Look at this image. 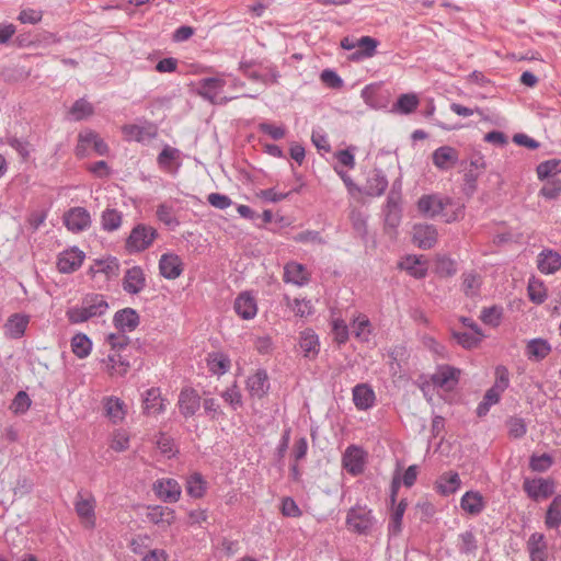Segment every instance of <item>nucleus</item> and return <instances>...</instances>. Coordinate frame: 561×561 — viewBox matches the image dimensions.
Listing matches in <instances>:
<instances>
[{"mask_svg":"<svg viewBox=\"0 0 561 561\" xmlns=\"http://www.w3.org/2000/svg\"><path fill=\"white\" fill-rule=\"evenodd\" d=\"M436 268L440 276L450 277L457 273V263L450 257L443 256L438 259Z\"/></svg>","mask_w":561,"mask_h":561,"instance_id":"nucleus-62","label":"nucleus"},{"mask_svg":"<svg viewBox=\"0 0 561 561\" xmlns=\"http://www.w3.org/2000/svg\"><path fill=\"white\" fill-rule=\"evenodd\" d=\"M460 543L458 550L461 554H474L478 550V541L472 530L459 534Z\"/></svg>","mask_w":561,"mask_h":561,"instance_id":"nucleus-51","label":"nucleus"},{"mask_svg":"<svg viewBox=\"0 0 561 561\" xmlns=\"http://www.w3.org/2000/svg\"><path fill=\"white\" fill-rule=\"evenodd\" d=\"M552 462V457L548 454L533 455L529 459V468L535 472H546Z\"/></svg>","mask_w":561,"mask_h":561,"instance_id":"nucleus-60","label":"nucleus"},{"mask_svg":"<svg viewBox=\"0 0 561 561\" xmlns=\"http://www.w3.org/2000/svg\"><path fill=\"white\" fill-rule=\"evenodd\" d=\"M500 399L501 396L488 389L485 394L483 396L482 401L477 407V415L479 417L485 416L489 413L490 408L493 404H496L500 401Z\"/></svg>","mask_w":561,"mask_h":561,"instance_id":"nucleus-59","label":"nucleus"},{"mask_svg":"<svg viewBox=\"0 0 561 561\" xmlns=\"http://www.w3.org/2000/svg\"><path fill=\"white\" fill-rule=\"evenodd\" d=\"M84 259L82 251L77 248L66 250L58 256L57 267L60 273L69 274L78 270Z\"/></svg>","mask_w":561,"mask_h":561,"instance_id":"nucleus-19","label":"nucleus"},{"mask_svg":"<svg viewBox=\"0 0 561 561\" xmlns=\"http://www.w3.org/2000/svg\"><path fill=\"white\" fill-rule=\"evenodd\" d=\"M158 236L156 228L145 224H138L130 231L126 240V248L130 253L142 252L153 243Z\"/></svg>","mask_w":561,"mask_h":561,"instance_id":"nucleus-4","label":"nucleus"},{"mask_svg":"<svg viewBox=\"0 0 561 561\" xmlns=\"http://www.w3.org/2000/svg\"><path fill=\"white\" fill-rule=\"evenodd\" d=\"M527 291L529 299L534 304L540 305L545 302L547 298V293L543 283L539 279H536L535 277L529 279Z\"/></svg>","mask_w":561,"mask_h":561,"instance_id":"nucleus-53","label":"nucleus"},{"mask_svg":"<svg viewBox=\"0 0 561 561\" xmlns=\"http://www.w3.org/2000/svg\"><path fill=\"white\" fill-rule=\"evenodd\" d=\"M413 242L422 250L432 249L437 242L436 228L428 224H415L413 226Z\"/></svg>","mask_w":561,"mask_h":561,"instance_id":"nucleus-14","label":"nucleus"},{"mask_svg":"<svg viewBox=\"0 0 561 561\" xmlns=\"http://www.w3.org/2000/svg\"><path fill=\"white\" fill-rule=\"evenodd\" d=\"M208 370L214 374L221 376L226 374L231 367V360L228 355L222 352L209 353L206 358Z\"/></svg>","mask_w":561,"mask_h":561,"instance_id":"nucleus-37","label":"nucleus"},{"mask_svg":"<svg viewBox=\"0 0 561 561\" xmlns=\"http://www.w3.org/2000/svg\"><path fill=\"white\" fill-rule=\"evenodd\" d=\"M561 194V180H553L543 185L539 195L546 199H557Z\"/></svg>","mask_w":561,"mask_h":561,"instance_id":"nucleus-64","label":"nucleus"},{"mask_svg":"<svg viewBox=\"0 0 561 561\" xmlns=\"http://www.w3.org/2000/svg\"><path fill=\"white\" fill-rule=\"evenodd\" d=\"M419 105V98L413 93L401 94L392 105L391 112L408 115L413 113Z\"/></svg>","mask_w":561,"mask_h":561,"instance_id":"nucleus-41","label":"nucleus"},{"mask_svg":"<svg viewBox=\"0 0 561 561\" xmlns=\"http://www.w3.org/2000/svg\"><path fill=\"white\" fill-rule=\"evenodd\" d=\"M146 287V276L144 270L135 265L127 268L122 278V288L129 295H138Z\"/></svg>","mask_w":561,"mask_h":561,"instance_id":"nucleus-10","label":"nucleus"},{"mask_svg":"<svg viewBox=\"0 0 561 561\" xmlns=\"http://www.w3.org/2000/svg\"><path fill=\"white\" fill-rule=\"evenodd\" d=\"M247 389L251 397L261 399L267 394L270 390L268 376L265 369H257L247 379Z\"/></svg>","mask_w":561,"mask_h":561,"instance_id":"nucleus-20","label":"nucleus"},{"mask_svg":"<svg viewBox=\"0 0 561 561\" xmlns=\"http://www.w3.org/2000/svg\"><path fill=\"white\" fill-rule=\"evenodd\" d=\"M545 524L549 529H557L561 525V494L554 496L548 506Z\"/></svg>","mask_w":561,"mask_h":561,"instance_id":"nucleus-42","label":"nucleus"},{"mask_svg":"<svg viewBox=\"0 0 561 561\" xmlns=\"http://www.w3.org/2000/svg\"><path fill=\"white\" fill-rule=\"evenodd\" d=\"M401 267L417 279L424 278L427 274V267L416 255H408L401 263Z\"/></svg>","mask_w":561,"mask_h":561,"instance_id":"nucleus-45","label":"nucleus"},{"mask_svg":"<svg viewBox=\"0 0 561 561\" xmlns=\"http://www.w3.org/2000/svg\"><path fill=\"white\" fill-rule=\"evenodd\" d=\"M353 402L357 410L366 411L374 407L376 394L368 383H358L353 388Z\"/></svg>","mask_w":561,"mask_h":561,"instance_id":"nucleus-22","label":"nucleus"},{"mask_svg":"<svg viewBox=\"0 0 561 561\" xmlns=\"http://www.w3.org/2000/svg\"><path fill=\"white\" fill-rule=\"evenodd\" d=\"M460 507L472 516L479 515L485 507L482 494L478 491H467L460 499Z\"/></svg>","mask_w":561,"mask_h":561,"instance_id":"nucleus-32","label":"nucleus"},{"mask_svg":"<svg viewBox=\"0 0 561 561\" xmlns=\"http://www.w3.org/2000/svg\"><path fill=\"white\" fill-rule=\"evenodd\" d=\"M75 508L78 516L87 524L92 527L94 525V506L90 499L83 497L79 492L75 503Z\"/></svg>","mask_w":561,"mask_h":561,"instance_id":"nucleus-38","label":"nucleus"},{"mask_svg":"<svg viewBox=\"0 0 561 561\" xmlns=\"http://www.w3.org/2000/svg\"><path fill=\"white\" fill-rule=\"evenodd\" d=\"M537 267L543 274H554L561 268V255L553 250H542L538 254Z\"/></svg>","mask_w":561,"mask_h":561,"instance_id":"nucleus-29","label":"nucleus"},{"mask_svg":"<svg viewBox=\"0 0 561 561\" xmlns=\"http://www.w3.org/2000/svg\"><path fill=\"white\" fill-rule=\"evenodd\" d=\"M225 83L224 79L217 77L204 78L198 83V94L205 100L216 103V98Z\"/></svg>","mask_w":561,"mask_h":561,"instance_id":"nucleus-31","label":"nucleus"},{"mask_svg":"<svg viewBox=\"0 0 561 561\" xmlns=\"http://www.w3.org/2000/svg\"><path fill=\"white\" fill-rule=\"evenodd\" d=\"M376 518L367 506L351 507L346 515V525L350 530L358 535H368L373 531Z\"/></svg>","mask_w":561,"mask_h":561,"instance_id":"nucleus-3","label":"nucleus"},{"mask_svg":"<svg viewBox=\"0 0 561 561\" xmlns=\"http://www.w3.org/2000/svg\"><path fill=\"white\" fill-rule=\"evenodd\" d=\"M400 203V192H389L386 205L383 207V221L386 228L394 230L399 227L402 218V209Z\"/></svg>","mask_w":561,"mask_h":561,"instance_id":"nucleus-7","label":"nucleus"},{"mask_svg":"<svg viewBox=\"0 0 561 561\" xmlns=\"http://www.w3.org/2000/svg\"><path fill=\"white\" fill-rule=\"evenodd\" d=\"M433 164L442 170L447 171L453 169L459 162V153L457 149L450 146H442L435 149L432 153Z\"/></svg>","mask_w":561,"mask_h":561,"instance_id":"nucleus-16","label":"nucleus"},{"mask_svg":"<svg viewBox=\"0 0 561 561\" xmlns=\"http://www.w3.org/2000/svg\"><path fill=\"white\" fill-rule=\"evenodd\" d=\"M159 271L167 279H175L181 276L184 265L181 257L175 253H164L159 260Z\"/></svg>","mask_w":561,"mask_h":561,"instance_id":"nucleus-17","label":"nucleus"},{"mask_svg":"<svg viewBox=\"0 0 561 561\" xmlns=\"http://www.w3.org/2000/svg\"><path fill=\"white\" fill-rule=\"evenodd\" d=\"M152 491L164 503H176L182 494L180 483L173 478L156 480L152 484Z\"/></svg>","mask_w":561,"mask_h":561,"instance_id":"nucleus-6","label":"nucleus"},{"mask_svg":"<svg viewBox=\"0 0 561 561\" xmlns=\"http://www.w3.org/2000/svg\"><path fill=\"white\" fill-rule=\"evenodd\" d=\"M105 311V298L103 295L87 296L80 307H71L66 314L70 323H82L89 319L102 316Z\"/></svg>","mask_w":561,"mask_h":561,"instance_id":"nucleus-2","label":"nucleus"},{"mask_svg":"<svg viewBox=\"0 0 561 561\" xmlns=\"http://www.w3.org/2000/svg\"><path fill=\"white\" fill-rule=\"evenodd\" d=\"M408 507V500L402 499L399 503H396L394 506H391L392 513L390 515V520L388 524V533L389 536H398L402 531V519Z\"/></svg>","mask_w":561,"mask_h":561,"instance_id":"nucleus-36","label":"nucleus"},{"mask_svg":"<svg viewBox=\"0 0 561 561\" xmlns=\"http://www.w3.org/2000/svg\"><path fill=\"white\" fill-rule=\"evenodd\" d=\"M449 204V198H443L437 194H428L420 197L417 209L424 217L434 218L440 215Z\"/></svg>","mask_w":561,"mask_h":561,"instance_id":"nucleus-8","label":"nucleus"},{"mask_svg":"<svg viewBox=\"0 0 561 561\" xmlns=\"http://www.w3.org/2000/svg\"><path fill=\"white\" fill-rule=\"evenodd\" d=\"M379 45V41L371 36H362L356 41V48L350 59L353 61H359L365 58H370L376 54V49Z\"/></svg>","mask_w":561,"mask_h":561,"instance_id":"nucleus-33","label":"nucleus"},{"mask_svg":"<svg viewBox=\"0 0 561 561\" xmlns=\"http://www.w3.org/2000/svg\"><path fill=\"white\" fill-rule=\"evenodd\" d=\"M536 173L539 181H545L551 176L561 174V159L554 158L540 162L536 167Z\"/></svg>","mask_w":561,"mask_h":561,"instance_id":"nucleus-43","label":"nucleus"},{"mask_svg":"<svg viewBox=\"0 0 561 561\" xmlns=\"http://www.w3.org/2000/svg\"><path fill=\"white\" fill-rule=\"evenodd\" d=\"M331 331L334 336V341L339 345L345 344L347 342L350 332L348 327L343 319H333L331 322Z\"/></svg>","mask_w":561,"mask_h":561,"instance_id":"nucleus-58","label":"nucleus"},{"mask_svg":"<svg viewBox=\"0 0 561 561\" xmlns=\"http://www.w3.org/2000/svg\"><path fill=\"white\" fill-rule=\"evenodd\" d=\"M299 347L304 353V357L314 359L320 352L318 334L310 328L301 331L299 335Z\"/></svg>","mask_w":561,"mask_h":561,"instance_id":"nucleus-26","label":"nucleus"},{"mask_svg":"<svg viewBox=\"0 0 561 561\" xmlns=\"http://www.w3.org/2000/svg\"><path fill=\"white\" fill-rule=\"evenodd\" d=\"M91 347L92 343L85 334L78 333L71 340L72 352L80 358L87 357L91 352Z\"/></svg>","mask_w":561,"mask_h":561,"instance_id":"nucleus-52","label":"nucleus"},{"mask_svg":"<svg viewBox=\"0 0 561 561\" xmlns=\"http://www.w3.org/2000/svg\"><path fill=\"white\" fill-rule=\"evenodd\" d=\"M388 187V179L380 168L373 169L366 180L364 190L365 195L376 197L381 196Z\"/></svg>","mask_w":561,"mask_h":561,"instance_id":"nucleus-15","label":"nucleus"},{"mask_svg":"<svg viewBox=\"0 0 561 561\" xmlns=\"http://www.w3.org/2000/svg\"><path fill=\"white\" fill-rule=\"evenodd\" d=\"M257 64L256 60H241L239 70L251 81L261 82L265 85L277 83L280 75L276 67H268L266 73L250 72V68Z\"/></svg>","mask_w":561,"mask_h":561,"instance_id":"nucleus-12","label":"nucleus"},{"mask_svg":"<svg viewBox=\"0 0 561 561\" xmlns=\"http://www.w3.org/2000/svg\"><path fill=\"white\" fill-rule=\"evenodd\" d=\"M28 322V316L22 313H13L4 323V334L13 340L21 339L25 333Z\"/></svg>","mask_w":561,"mask_h":561,"instance_id":"nucleus-28","label":"nucleus"},{"mask_svg":"<svg viewBox=\"0 0 561 561\" xmlns=\"http://www.w3.org/2000/svg\"><path fill=\"white\" fill-rule=\"evenodd\" d=\"M343 468L353 477L359 476L365 469V453L362 448L351 445L342 457Z\"/></svg>","mask_w":561,"mask_h":561,"instance_id":"nucleus-9","label":"nucleus"},{"mask_svg":"<svg viewBox=\"0 0 561 561\" xmlns=\"http://www.w3.org/2000/svg\"><path fill=\"white\" fill-rule=\"evenodd\" d=\"M481 287L480 276L474 272H466L462 274V289L467 297L478 295Z\"/></svg>","mask_w":561,"mask_h":561,"instance_id":"nucleus-49","label":"nucleus"},{"mask_svg":"<svg viewBox=\"0 0 561 561\" xmlns=\"http://www.w3.org/2000/svg\"><path fill=\"white\" fill-rule=\"evenodd\" d=\"M222 399L233 409L242 407V397L237 385L231 386L221 393Z\"/></svg>","mask_w":561,"mask_h":561,"instance_id":"nucleus-63","label":"nucleus"},{"mask_svg":"<svg viewBox=\"0 0 561 561\" xmlns=\"http://www.w3.org/2000/svg\"><path fill=\"white\" fill-rule=\"evenodd\" d=\"M147 519L160 528H167L175 522V511L168 506L151 505L147 507Z\"/></svg>","mask_w":561,"mask_h":561,"instance_id":"nucleus-18","label":"nucleus"},{"mask_svg":"<svg viewBox=\"0 0 561 561\" xmlns=\"http://www.w3.org/2000/svg\"><path fill=\"white\" fill-rule=\"evenodd\" d=\"M206 488L207 482L198 472H194L186 480V492L194 499L203 497L206 492Z\"/></svg>","mask_w":561,"mask_h":561,"instance_id":"nucleus-44","label":"nucleus"},{"mask_svg":"<svg viewBox=\"0 0 561 561\" xmlns=\"http://www.w3.org/2000/svg\"><path fill=\"white\" fill-rule=\"evenodd\" d=\"M94 113L93 105L85 99L77 100L69 111L67 112V118L73 122H80L92 116Z\"/></svg>","mask_w":561,"mask_h":561,"instance_id":"nucleus-39","label":"nucleus"},{"mask_svg":"<svg viewBox=\"0 0 561 561\" xmlns=\"http://www.w3.org/2000/svg\"><path fill=\"white\" fill-rule=\"evenodd\" d=\"M461 370L450 365H439L431 380L434 386L451 390L454 389L460 377Z\"/></svg>","mask_w":561,"mask_h":561,"instance_id":"nucleus-13","label":"nucleus"},{"mask_svg":"<svg viewBox=\"0 0 561 561\" xmlns=\"http://www.w3.org/2000/svg\"><path fill=\"white\" fill-rule=\"evenodd\" d=\"M64 222L70 231H82L90 224V215L84 208L75 207L65 214Z\"/></svg>","mask_w":561,"mask_h":561,"instance_id":"nucleus-25","label":"nucleus"},{"mask_svg":"<svg viewBox=\"0 0 561 561\" xmlns=\"http://www.w3.org/2000/svg\"><path fill=\"white\" fill-rule=\"evenodd\" d=\"M508 434L514 438H522L527 433V425L522 417H510L507 420Z\"/></svg>","mask_w":561,"mask_h":561,"instance_id":"nucleus-61","label":"nucleus"},{"mask_svg":"<svg viewBox=\"0 0 561 561\" xmlns=\"http://www.w3.org/2000/svg\"><path fill=\"white\" fill-rule=\"evenodd\" d=\"M31 404L32 400L30 396L25 391L20 390L13 398L10 404V410L15 415H21L24 414L30 409Z\"/></svg>","mask_w":561,"mask_h":561,"instance_id":"nucleus-57","label":"nucleus"},{"mask_svg":"<svg viewBox=\"0 0 561 561\" xmlns=\"http://www.w3.org/2000/svg\"><path fill=\"white\" fill-rule=\"evenodd\" d=\"M90 146H92L100 154L103 153L102 139H100L95 133L91 130L80 133L77 152L80 153Z\"/></svg>","mask_w":561,"mask_h":561,"instance_id":"nucleus-47","label":"nucleus"},{"mask_svg":"<svg viewBox=\"0 0 561 561\" xmlns=\"http://www.w3.org/2000/svg\"><path fill=\"white\" fill-rule=\"evenodd\" d=\"M123 131L129 139L138 142H149L158 135L157 127L151 123L125 125Z\"/></svg>","mask_w":561,"mask_h":561,"instance_id":"nucleus-24","label":"nucleus"},{"mask_svg":"<svg viewBox=\"0 0 561 561\" xmlns=\"http://www.w3.org/2000/svg\"><path fill=\"white\" fill-rule=\"evenodd\" d=\"M286 306L291 309V311L300 318L308 317L313 313V307L310 300L294 298L290 299L288 296H285Z\"/></svg>","mask_w":561,"mask_h":561,"instance_id":"nucleus-48","label":"nucleus"},{"mask_svg":"<svg viewBox=\"0 0 561 561\" xmlns=\"http://www.w3.org/2000/svg\"><path fill=\"white\" fill-rule=\"evenodd\" d=\"M360 96L363 98L364 102L371 108L381 110L387 106V100L383 95V92L377 84L366 85L362 90Z\"/></svg>","mask_w":561,"mask_h":561,"instance_id":"nucleus-34","label":"nucleus"},{"mask_svg":"<svg viewBox=\"0 0 561 561\" xmlns=\"http://www.w3.org/2000/svg\"><path fill=\"white\" fill-rule=\"evenodd\" d=\"M233 309L240 318L253 319L257 313L256 300L249 291H243L236 298Z\"/></svg>","mask_w":561,"mask_h":561,"instance_id":"nucleus-21","label":"nucleus"},{"mask_svg":"<svg viewBox=\"0 0 561 561\" xmlns=\"http://www.w3.org/2000/svg\"><path fill=\"white\" fill-rule=\"evenodd\" d=\"M156 216L162 224L172 229L180 225V221L174 215L173 206L170 204L162 203L158 205Z\"/></svg>","mask_w":561,"mask_h":561,"instance_id":"nucleus-50","label":"nucleus"},{"mask_svg":"<svg viewBox=\"0 0 561 561\" xmlns=\"http://www.w3.org/2000/svg\"><path fill=\"white\" fill-rule=\"evenodd\" d=\"M179 411L185 419L192 417L201 408V397L198 392L191 387L181 390L178 400Z\"/></svg>","mask_w":561,"mask_h":561,"instance_id":"nucleus-11","label":"nucleus"},{"mask_svg":"<svg viewBox=\"0 0 561 561\" xmlns=\"http://www.w3.org/2000/svg\"><path fill=\"white\" fill-rule=\"evenodd\" d=\"M127 405L117 397H107V421L117 424L124 421Z\"/></svg>","mask_w":561,"mask_h":561,"instance_id":"nucleus-40","label":"nucleus"},{"mask_svg":"<svg viewBox=\"0 0 561 561\" xmlns=\"http://www.w3.org/2000/svg\"><path fill=\"white\" fill-rule=\"evenodd\" d=\"M461 485L459 474L454 471L445 472L435 482V490L443 496H448L458 491Z\"/></svg>","mask_w":561,"mask_h":561,"instance_id":"nucleus-30","label":"nucleus"},{"mask_svg":"<svg viewBox=\"0 0 561 561\" xmlns=\"http://www.w3.org/2000/svg\"><path fill=\"white\" fill-rule=\"evenodd\" d=\"M510 386V371L505 366H497L495 369V382L490 388L491 391H494L499 396H501Z\"/></svg>","mask_w":561,"mask_h":561,"instance_id":"nucleus-55","label":"nucleus"},{"mask_svg":"<svg viewBox=\"0 0 561 561\" xmlns=\"http://www.w3.org/2000/svg\"><path fill=\"white\" fill-rule=\"evenodd\" d=\"M142 405L145 414H161L165 410L164 399L161 397L160 388L152 387L145 391L142 396Z\"/></svg>","mask_w":561,"mask_h":561,"instance_id":"nucleus-27","label":"nucleus"},{"mask_svg":"<svg viewBox=\"0 0 561 561\" xmlns=\"http://www.w3.org/2000/svg\"><path fill=\"white\" fill-rule=\"evenodd\" d=\"M451 335L455 339V341L466 350L477 347L484 337V334H477L474 332H461L455 330L451 332Z\"/></svg>","mask_w":561,"mask_h":561,"instance_id":"nucleus-46","label":"nucleus"},{"mask_svg":"<svg viewBox=\"0 0 561 561\" xmlns=\"http://www.w3.org/2000/svg\"><path fill=\"white\" fill-rule=\"evenodd\" d=\"M283 280L301 287L309 283V273L304 264L290 261L284 266Z\"/></svg>","mask_w":561,"mask_h":561,"instance_id":"nucleus-23","label":"nucleus"},{"mask_svg":"<svg viewBox=\"0 0 561 561\" xmlns=\"http://www.w3.org/2000/svg\"><path fill=\"white\" fill-rule=\"evenodd\" d=\"M551 352V345L545 339H533L526 345V356L530 360L540 362Z\"/></svg>","mask_w":561,"mask_h":561,"instance_id":"nucleus-35","label":"nucleus"},{"mask_svg":"<svg viewBox=\"0 0 561 561\" xmlns=\"http://www.w3.org/2000/svg\"><path fill=\"white\" fill-rule=\"evenodd\" d=\"M130 434L125 428H117L113 432L111 448L117 453L125 451L129 448Z\"/></svg>","mask_w":561,"mask_h":561,"instance_id":"nucleus-56","label":"nucleus"},{"mask_svg":"<svg viewBox=\"0 0 561 561\" xmlns=\"http://www.w3.org/2000/svg\"><path fill=\"white\" fill-rule=\"evenodd\" d=\"M503 316V308L501 306H491L482 309L480 319L484 324L491 327H499Z\"/></svg>","mask_w":561,"mask_h":561,"instance_id":"nucleus-54","label":"nucleus"},{"mask_svg":"<svg viewBox=\"0 0 561 561\" xmlns=\"http://www.w3.org/2000/svg\"><path fill=\"white\" fill-rule=\"evenodd\" d=\"M139 323V313L130 307L114 313L113 324L117 329L118 334L112 333L107 335V344L111 345V354L107 355V370L111 368L119 376L127 373L129 368L127 352L130 340L126 333L133 332Z\"/></svg>","mask_w":561,"mask_h":561,"instance_id":"nucleus-1","label":"nucleus"},{"mask_svg":"<svg viewBox=\"0 0 561 561\" xmlns=\"http://www.w3.org/2000/svg\"><path fill=\"white\" fill-rule=\"evenodd\" d=\"M523 490L530 500L539 502L540 500H546L553 495L556 483L551 478L526 477L523 480Z\"/></svg>","mask_w":561,"mask_h":561,"instance_id":"nucleus-5","label":"nucleus"}]
</instances>
